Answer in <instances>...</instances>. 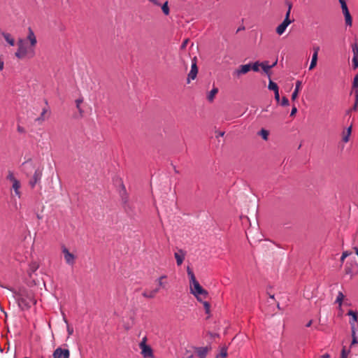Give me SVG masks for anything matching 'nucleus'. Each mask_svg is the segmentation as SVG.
<instances>
[{"mask_svg": "<svg viewBox=\"0 0 358 358\" xmlns=\"http://www.w3.org/2000/svg\"><path fill=\"white\" fill-rule=\"evenodd\" d=\"M344 299V295L341 292H339L337 296V298L336 299V303H338L339 304V306L341 307L342 305V301Z\"/></svg>", "mask_w": 358, "mask_h": 358, "instance_id": "obj_32", "label": "nucleus"}, {"mask_svg": "<svg viewBox=\"0 0 358 358\" xmlns=\"http://www.w3.org/2000/svg\"><path fill=\"white\" fill-rule=\"evenodd\" d=\"M17 302L22 309H27L31 305H35L36 300L34 299L32 292L22 289L17 294Z\"/></svg>", "mask_w": 358, "mask_h": 358, "instance_id": "obj_3", "label": "nucleus"}, {"mask_svg": "<svg viewBox=\"0 0 358 358\" xmlns=\"http://www.w3.org/2000/svg\"><path fill=\"white\" fill-rule=\"evenodd\" d=\"M242 29H244V27L239 28V29H238V31H240V30H242Z\"/></svg>", "mask_w": 358, "mask_h": 358, "instance_id": "obj_58", "label": "nucleus"}, {"mask_svg": "<svg viewBox=\"0 0 358 358\" xmlns=\"http://www.w3.org/2000/svg\"><path fill=\"white\" fill-rule=\"evenodd\" d=\"M187 273L189 278L190 293L195 296L197 300L202 301L203 299L207 298L208 292L200 285L192 270L189 266L187 268Z\"/></svg>", "mask_w": 358, "mask_h": 358, "instance_id": "obj_2", "label": "nucleus"}, {"mask_svg": "<svg viewBox=\"0 0 358 358\" xmlns=\"http://www.w3.org/2000/svg\"><path fill=\"white\" fill-rule=\"evenodd\" d=\"M340 3L341 5V8L343 10V13L349 12L347 4L345 0H340Z\"/></svg>", "mask_w": 358, "mask_h": 358, "instance_id": "obj_35", "label": "nucleus"}, {"mask_svg": "<svg viewBox=\"0 0 358 358\" xmlns=\"http://www.w3.org/2000/svg\"><path fill=\"white\" fill-rule=\"evenodd\" d=\"M259 67L262 68V62H256L254 64H251V69L255 72L259 71Z\"/></svg>", "mask_w": 358, "mask_h": 358, "instance_id": "obj_29", "label": "nucleus"}, {"mask_svg": "<svg viewBox=\"0 0 358 358\" xmlns=\"http://www.w3.org/2000/svg\"><path fill=\"white\" fill-rule=\"evenodd\" d=\"M218 93V88L216 87H214L208 94L207 95V99L208 101L212 102L213 101L215 95Z\"/></svg>", "mask_w": 358, "mask_h": 358, "instance_id": "obj_18", "label": "nucleus"}, {"mask_svg": "<svg viewBox=\"0 0 358 358\" xmlns=\"http://www.w3.org/2000/svg\"><path fill=\"white\" fill-rule=\"evenodd\" d=\"M17 131H18L19 133H21V134H24V133H26V130H25V129H24L23 127L20 126V125H17Z\"/></svg>", "mask_w": 358, "mask_h": 358, "instance_id": "obj_43", "label": "nucleus"}, {"mask_svg": "<svg viewBox=\"0 0 358 358\" xmlns=\"http://www.w3.org/2000/svg\"><path fill=\"white\" fill-rule=\"evenodd\" d=\"M3 38H5L6 41L11 46H13L15 45V40L11 36V35L8 33L3 32L2 34Z\"/></svg>", "mask_w": 358, "mask_h": 358, "instance_id": "obj_21", "label": "nucleus"}, {"mask_svg": "<svg viewBox=\"0 0 358 358\" xmlns=\"http://www.w3.org/2000/svg\"><path fill=\"white\" fill-rule=\"evenodd\" d=\"M354 88L355 89V96H358V87H354Z\"/></svg>", "mask_w": 358, "mask_h": 358, "instance_id": "obj_52", "label": "nucleus"}, {"mask_svg": "<svg viewBox=\"0 0 358 358\" xmlns=\"http://www.w3.org/2000/svg\"><path fill=\"white\" fill-rule=\"evenodd\" d=\"M202 303L203 304V307L205 308L206 313L210 314V303L207 301H203Z\"/></svg>", "mask_w": 358, "mask_h": 358, "instance_id": "obj_38", "label": "nucleus"}, {"mask_svg": "<svg viewBox=\"0 0 358 358\" xmlns=\"http://www.w3.org/2000/svg\"><path fill=\"white\" fill-rule=\"evenodd\" d=\"M187 41H188V40H185V41L182 43V46H181V48H185V46L187 45Z\"/></svg>", "mask_w": 358, "mask_h": 358, "instance_id": "obj_50", "label": "nucleus"}, {"mask_svg": "<svg viewBox=\"0 0 358 358\" xmlns=\"http://www.w3.org/2000/svg\"><path fill=\"white\" fill-rule=\"evenodd\" d=\"M53 358H69L70 352L68 349L57 348L53 352Z\"/></svg>", "mask_w": 358, "mask_h": 358, "instance_id": "obj_8", "label": "nucleus"}, {"mask_svg": "<svg viewBox=\"0 0 358 358\" xmlns=\"http://www.w3.org/2000/svg\"><path fill=\"white\" fill-rule=\"evenodd\" d=\"M311 324H312V320H310V321L307 323V324H306V326L307 327H310Z\"/></svg>", "mask_w": 358, "mask_h": 358, "instance_id": "obj_53", "label": "nucleus"}, {"mask_svg": "<svg viewBox=\"0 0 358 358\" xmlns=\"http://www.w3.org/2000/svg\"><path fill=\"white\" fill-rule=\"evenodd\" d=\"M350 325H351L352 336V341L351 345H352L355 343H357L358 341H357V337L355 336V330L354 324H353V323H352V322H350Z\"/></svg>", "mask_w": 358, "mask_h": 358, "instance_id": "obj_27", "label": "nucleus"}, {"mask_svg": "<svg viewBox=\"0 0 358 358\" xmlns=\"http://www.w3.org/2000/svg\"><path fill=\"white\" fill-rule=\"evenodd\" d=\"M6 178L12 183L11 189L14 191L15 195L20 199L22 196L20 191L21 183L20 180L15 177L13 173L10 171L8 172Z\"/></svg>", "mask_w": 358, "mask_h": 358, "instance_id": "obj_4", "label": "nucleus"}, {"mask_svg": "<svg viewBox=\"0 0 358 358\" xmlns=\"http://www.w3.org/2000/svg\"><path fill=\"white\" fill-rule=\"evenodd\" d=\"M352 50L353 52V57L358 58V43H355L352 45Z\"/></svg>", "mask_w": 358, "mask_h": 358, "instance_id": "obj_28", "label": "nucleus"}, {"mask_svg": "<svg viewBox=\"0 0 358 358\" xmlns=\"http://www.w3.org/2000/svg\"><path fill=\"white\" fill-rule=\"evenodd\" d=\"M286 3L288 6V10H287V13L285 14V17L284 20H287V22H289L290 23H292V20H291L289 19V16H290V13H291L292 4L289 1H287Z\"/></svg>", "mask_w": 358, "mask_h": 358, "instance_id": "obj_23", "label": "nucleus"}, {"mask_svg": "<svg viewBox=\"0 0 358 358\" xmlns=\"http://www.w3.org/2000/svg\"><path fill=\"white\" fill-rule=\"evenodd\" d=\"M281 105L285 106L289 105V100L286 96L282 98Z\"/></svg>", "mask_w": 358, "mask_h": 358, "instance_id": "obj_40", "label": "nucleus"}, {"mask_svg": "<svg viewBox=\"0 0 358 358\" xmlns=\"http://www.w3.org/2000/svg\"><path fill=\"white\" fill-rule=\"evenodd\" d=\"M147 338L144 337L142 341L139 344V347L141 350V354L144 357H152L153 352L152 348L146 344Z\"/></svg>", "mask_w": 358, "mask_h": 358, "instance_id": "obj_5", "label": "nucleus"}, {"mask_svg": "<svg viewBox=\"0 0 358 358\" xmlns=\"http://www.w3.org/2000/svg\"><path fill=\"white\" fill-rule=\"evenodd\" d=\"M348 315L352 317V319L350 320V322H352L355 325V322L357 321V315L355 312L350 310L348 311Z\"/></svg>", "mask_w": 358, "mask_h": 358, "instance_id": "obj_26", "label": "nucleus"}, {"mask_svg": "<svg viewBox=\"0 0 358 358\" xmlns=\"http://www.w3.org/2000/svg\"><path fill=\"white\" fill-rule=\"evenodd\" d=\"M358 87V74L355 76L353 81V87Z\"/></svg>", "mask_w": 358, "mask_h": 358, "instance_id": "obj_45", "label": "nucleus"}, {"mask_svg": "<svg viewBox=\"0 0 358 358\" xmlns=\"http://www.w3.org/2000/svg\"><path fill=\"white\" fill-rule=\"evenodd\" d=\"M355 103L358 104V96H355Z\"/></svg>", "mask_w": 358, "mask_h": 358, "instance_id": "obj_57", "label": "nucleus"}, {"mask_svg": "<svg viewBox=\"0 0 358 358\" xmlns=\"http://www.w3.org/2000/svg\"><path fill=\"white\" fill-rule=\"evenodd\" d=\"M185 252L182 250H178L177 252H175L174 257L176 259V263L178 266H180L185 257Z\"/></svg>", "mask_w": 358, "mask_h": 358, "instance_id": "obj_12", "label": "nucleus"}, {"mask_svg": "<svg viewBox=\"0 0 358 358\" xmlns=\"http://www.w3.org/2000/svg\"><path fill=\"white\" fill-rule=\"evenodd\" d=\"M162 10L164 15H168L169 14V8L168 6V1H166L162 6Z\"/></svg>", "mask_w": 358, "mask_h": 358, "instance_id": "obj_34", "label": "nucleus"}, {"mask_svg": "<svg viewBox=\"0 0 358 358\" xmlns=\"http://www.w3.org/2000/svg\"><path fill=\"white\" fill-rule=\"evenodd\" d=\"M274 94H275V99L278 103L280 101L279 91H277V92H274Z\"/></svg>", "mask_w": 358, "mask_h": 358, "instance_id": "obj_46", "label": "nucleus"}, {"mask_svg": "<svg viewBox=\"0 0 358 358\" xmlns=\"http://www.w3.org/2000/svg\"><path fill=\"white\" fill-rule=\"evenodd\" d=\"M166 275H162L160 276L157 281H158V284H159V288H162V289H165L166 288V281H165V280L166 279Z\"/></svg>", "mask_w": 358, "mask_h": 358, "instance_id": "obj_22", "label": "nucleus"}, {"mask_svg": "<svg viewBox=\"0 0 358 358\" xmlns=\"http://www.w3.org/2000/svg\"><path fill=\"white\" fill-rule=\"evenodd\" d=\"M24 358H29V357H24Z\"/></svg>", "mask_w": 358, "mask_h": 358, "instance_id": "obj_59", "label": "nucleus"}, {"mask_svg": "<svg viewBox=\"0 0 358 358\" xmlns=\"http://www.w3.org/2000/svg\"><path fill=\"white\" fill-rule=\"evenodd\" d=\"M348 354V352H347L345 350V348H343V349L342 350L341 358H347Z\"/></svg>", "mask_w": 358, "mask_h": 358, "instance_id": "obj_44", "label": "nucleus"}, {"mask_svg": "<svg viewBox=\"0 0 358 358\" xmlns=\"http://www.w3.org/2000/svg\"><path fill=\"white\" fill-rule=\"evenodd\" d=\"M268 88V90L273 91L274 92L279 91L278 85L275 83L273 82L271 78H269Z\"/></svg>", "mask_w": 358, "mask_h": 358, "instance_id": "obj_24", "label": "nucleus"}, {"mask_svg": "<svg viewBox=\"0 0 358 358\" xmlns=\"http://www.w3.org/2000/svg\"><path fill=\"white\" fill-rule=\"evenodd\" d=\"M183 358H200L199 356L196 355V349L194 348H190L186 349L184 352Z\"/></svg>", "mask_w": 358, "mask_h": 358, "instance_id": "obj_13", "label": "nucleus"}, {"mask_svg": "<svg viewBox=\"0 0 358 358\" xmlns=\"http://www.w3.org/2000/svg\"><path fill=\"white\" fill-rule=\"evenodd\" d=\"M352 66L354 69H356L358 67V58L353 57L352 58Z\"/></svg>", "mask_w": 358, "mask_h": 358, "instance_id": "obj_42", "label": "nucleus"}, {"mask_svg": "<svg viewBox=\"0 0 358 358\" xmlns=\"http://www.w3.org/2000/svg\"><path fill=\"white\" fill-rule=\"evenodd\" d=\"M262 69L268 76V78H271V66H270V64H268V61H264L262 62Z\"/></svg>", "mask_w": 358, "mask_h": 358, "instance_id": "obj_15", "label": "nucleus"}, {"mask_svg": "<svg viewBox=\"0 0 358 358\" xmlns=\"http://www.w3.org/2000/svg\"><path fill=\"white\" fill-rule=\"evenodd\" d=\"M357 106H358V104H357V103H355V105H354V106H353V108H352V109H353L354 110H357Z\"/></svg>", "mask_w": 358, "mask_h": 358, "instance_id": "obj_54", "label": "nucleus"}, {"mask_svg": "<svg viewBox=\"0 0 358 358\" xmlns=\"http://www.w3.org/2000/svg\"><path fill=\"white\" fill-rule=\"evenodd\" d=\"M227 357V349L224 347L221 349L220 354L216 356V358H220V357L225 358Z\"/></svg>", "mask_w": 358, "mask_h": 358, "instance_id": "obj_30", "label": "nucleus"}, {"mask_svg": "<svg viewBox=\"0 0 358 358\" xmlns=\"http://www.w3.org/2000/svg\"><path fill=\"white\" fill-rule=\"evenodd\" d=\"M351 131H352V129H351V127H350L348 129H347V132H346V134L343 136V141L345 143H347L348 141H349V136L351 134Z\"/></svg>", "mask_w": 358, "mask_h": 358, "instance_id": "obj_37", "label": "nucleus"}, {"mask_svg": "<svg viewBox=\"0 0 358 358\" xmlns=\"http://www.w3.org/2000/svg\"><path fill=\"white\" fill-rule=\"evenodd\" d=\"M196 352V355L199 356L200 358H205L207 352H208V348H195Z\"/></svg>", "mask_w": 358, "mask_h": 358, "instance_id": "obj_20", "label": "nucleus"}, {"mask_svg": "<svg viewBox=\"0 0 358 358\" xmlns=\"http://www.w3.org/2000/svg\"><path fill=\"white\" fill-rule=\"evenodd\" d=\"M38 268V264L36 262H32L30 264V271L35 272Z\"/></svg>", "mask_w": 358, "mask_h": 358, "instance_id": "obj_39", "label": "nucleus"}, {"mask_svg": "<svg viewBox=\"0 0 358 358\" xmlns=\"http://www.w3.org/2000/svg\"><path fill=\"white\" fill-rule=\"evenodd\" d=\"M62 253L64 254L66 263L70 266H73L75 264L76 256L71 253L66 247L62 248Z\"/></svg>", "mask_w": 358, "mask_h": 358, "instance_id": "obj_7", "label": "nucleus"}, {"mask_svg": "<svg viewBox=\"0 0 358 358\" xmlns=\"http://www.w3.org/2000/svg\"><path fill=\"white\" fill-rule=\"evenodd\" d=\"M297 112V108L296 106H294L291 110L290 116H294Z\"/></svg>", "mask_w": 358, "mask_h": 358, "instance_id": "obj_47", "label": "nucleus"}, {"mask_svg": "<svg viewBox=\"0 0 358 358\" xmlns=\"http://www.w3.org/2000/svg\"><path fill=\"white\" fill-rule=\"evenodd\" d=\"M36 36L31 27L28 28L27 41L20 38L17 40V50L15 56L19 59H32L36 56Z\"/></svg>", "mask_w": 358, "mask_h": 358, "instance_id": "obj_1", "label": "nucleus"}, {"mask_svg": "<svg viewBox=\"0 0 358 358\" xmlns=\"http://www.w3.org/2000/svg\"><path fill=\"white\" fill-rule=\"evenodd\" d=\"M42 177V169L38 168L35 170L32 178L29 181L30 186L34 188L38 182H40Z\"/></svg>", "mask_w": 358, "mask_h": 358, "instance_id": "obj_9", "label": "nucleus"}, {"mask_svg": "<svg viewBox=\"0 0 358 358\" xmlns=\"http://www.w3.org/2000/svg\"><path fill=\"white\" fill-rule=\"evenodd\" d=\"M351 253L348 252H344L343 254H342V256L341 257V263L343 264L345 259L349 256Z\"/></svg>", "mask_w": 358, "mask_h": 358, "instance_id": "obj_41", "label": "nucleus"}, {"mask_svg": "<svg viewBox=\"0 0 358 358\" xmlns=\"http://www.w3.org/2000/svg\"><path fill=\"white\" fill-rule=\"evenodd\" d=\"M159 292V288H156L155 289H153L152 291H144L142 294V295L145 298L148 299H152L155 296L156 294Z\"/></svg>", "mask_w": 358, "mask_h": 358, "instance_id": "obj_17", "label": "nucleus"}, {"mask_svg": "<svg viewBox=\"0 0 358 358\" xmlns=\"http://www.w3.org/2000/svg\"><path fill=\"white\" fill-rule=\"evenodd\" d=\"M67 331L69 335H72L73 333V329L69 325H67Z\"/></svg>", "mask_w": 358, "mask_h": 358, "instance_id": "obj_48", "label": "nucleus"}, {"mask_svg": "<svg viewBox=\"0 0 358 358\" xmlns=\"http://www.w3.org/2000/svg\"><path fill=\"white\" fill-rule=\"evenodd\" d=\"M197 73L198 67L196 65V57H194L192 60L191 70L187 76V83H189L191 80H194L196 78Z\"/></svg>", "mask_w": 358, "mask_h": 358, "instance_id": "obj_6", "label": "nucleus"}, {"mask_svg": "<svg viewBox=\"0 0 358 358\" xmlns=\"http://www.w3.org/2000/svg\"><path fill=\"white\" fill-rule=\"evenodd\" d=\"M319 50H320V48L318 46L315 47L313 48L314 52H313V54L312 56V59H311V62H310V64L309 66V70H313L317 65Z\"/></svg>", "mask_w": 358, "mask_h": 358, "instance_id": "obj_10", "label": "nucleus"}, {"mask_svg": "<svg viewBox=\"0 0 358 358\" xmlns=\"http://www.w3.org/2000/svg\"><path fill=\"white\" fill-rule=\"evenodd\" d=\"M250 70H251V64H250L241 65L239 66V68L234 71V73L236 74L238 76L241 74L247 73Z\"/></svg>", "mask_w": 358, "mask_h": 358, "instance_id": "obj_11", "label": "nucleus"}, {"mask_svg": "<svg viewBox=\"0 0 358 358\" xmlns=\"http://www.w3.org/2000/svg\"><path fill=\"white\" fill-rule=\"evenodd\" d=\"M4 68V62L3 59L0 57V71H3Z\"/></svg>", "mask_w": 358, "mask_h": 358, "instance_id": "obj_49", "label": "nucleus"}, {"mask_svg": "<svg viewBox=\"0 0 358 358\" xmlns=\"http://www.w3.org/2000/svg\"><path fill=\"white\" fill-rule=\"evenodd\" d=\"M83 99H78L76 100V108H78L80 113H83V110L80 108V104L83 103Z\"/></svg>", "mask_w": 358, "mask_h": 358, "instance_id": "obj_36", "label": "nucleus"}, {"mask_svg": "<svg viewBox=\"0 0 358 358\" xmlns=\"http://www.w3.org/2000/svg\"><path fill=\"white\" fill-rule=\"evenodd\" d=\"M345 24L348 26H352V20L350 12L344 13Z\"/></svg>", "mask_w": 358, "mask_h": 358, "instance_id": "obj_25", "label": "nucleus"}, {"mask_svg": "<svg viewBox=\"0 0 358 358\" xmlns=\"http://www.w3.org/2000/svg\"><path fill=\"white\" fill-rule=\"evenodd\" d=\"M301 85H302L301 81L297 80L296 82L295 90L292 94V101H294L298 97L299 92L301 88Z\"/></svg>", "mask_w": 358, "mask_h": 358, "instance_id": "obj_16", "label": "nucleus"}, {"mask_svg": "<svg viewBox=\"0 0 358 358\" xmlns=\"http://www.w3.org/2000/svg\"><path fill=\"white\" fill-rule=\"evenodd\" d=\"M268 131L264 129H262L260 131H259V135L262 136V138L265 140V141H267L268 140Z\"/></svg>", "mask_w": 358, "mask_h": 358, "instance_id": "obj_31", "label": "nucleus"}, {"mask_svg": "<svg viewBox=\"0 0 358 358\" xmlns=\"http://www.w3.org/2000/svg\"><path fill=\"white\" fill-rule=\"evenodd\" d=\"M24 166V169H32L34 168L33 163L31 160L27 161L22 164Z\"/></svg>", "mask_w": 358, "mask_h": 358, "instance_id": "obj_33", "label": "nucleus"}, {"mask_svg": "<svg viewBox=\"0 0 358 358\" xmlns=\"http://www.w3.org/2000/svg\"><path fill=\"white\" fill-rule=\"evenodd\" d=\"M289 22L287 20H283L281 24H280L276 28V32L279 35H282L286 30L287 27L290 24Z\"/></svg>", "mask_w": 358, "mask_h": 358, "instance_id": "obj_14", "label": "nucleus"}, {"mask_svg": "<svg viewBox=\"0 0 358 358\" xmlns=\"http://www.w3.org/2000/svg\"><path fill=\"white\" fill-rule=\"evenodd\" d=\"M48 113V110L46 108H43L40 117L35 119V122L38 124H41L46 119L45 114Z\"/></svg>", "mask_w": 358, "mask_h": 358, "instance_id": "obj_19", "label": "nucleus"}, {"mask_svg": "<svg viewBox=\"0 0 358 358\" xmlns=\"http://www.w3.org/2000/svg\"><path fill=\"white\" fill-rule=\"evenodd\" d=\"M322 358H329V355L328 354L324 355Z\"/></svg>", "mask_w": 358, "mask_h": 358, "instance_id": "obj_55", "label": "nucleus"}, {"mask_svg": "<svg viewBox=\"0 0 358 358\" xmlns=\"http://www.w3.org/2000/svg\"><path fill=\"white\" fill-rule=\"evenodd\" d=\"M277 63H278V59H276L273 63H272L271 65H270V66H271V69L273 67H274L277 64Z\"/></svg>", "mask_w": 358, "mask_h": 358, "instance_id": "obj_51", "label": "nucleus"}, {"mask_svg": "<svg viewBox=\"0 0 358 358\" xmlns=\"http://www.w3.org/2000/svg\"><path fill=\"white\" fill-rule=\"evenodd\" d=\"M151 2L154 3L155 4H158L157 0H150Z\"/></svg>", "mask_w": 358, "mask_h": 358, "instance_id": "obj_56", "label": "nucleus"}]
</instances>
